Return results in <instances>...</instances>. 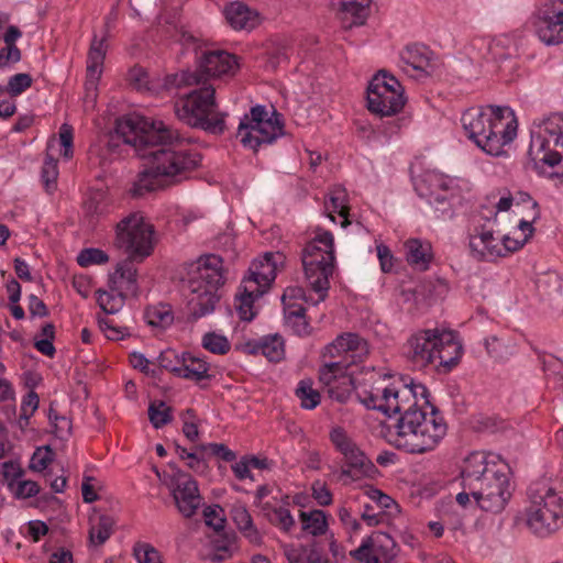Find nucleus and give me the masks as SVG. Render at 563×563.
Here are the masks:
<instances>
[{
  "instance_id": "ddd939ff",
  "label": "nucleus",
  "mask_w": 563,
  "mask_h": 563,
  "mask_svg": "<svg viewBox=\"0 0 563 563\" xmlns=\"http://www.w3.org/2000/svg\"><path fill=\"white\" fill-rule=\"evenodd\" d=\"M366 93L367 109L380 118L399 113L406 103L399 80L384 69L374 75Z\"/></svg>"
},
{
  "instance_id": "7ed1b4c3",
  "label": "nucleus",
  "mask_w": 563,
  "mask_h": 563,
  "mask_svg": "<svg viewBox=\"0 0 563 563\" xmlns=\"http://www.w3.org/2000/svg\"><path fill=\"white\" fill-rule=\"evenodd\" d=\"M510 467L499 455L473 452L461 472L463 488L471 490L485 511H503L511 497Z\"/></svg>"
},
{
  "instance_id": "dca6fc26",
  "label": "nucleus",
  "mask_w": 563,
  "mask_h": 563,
  "mask_svg": "<svg viewBox=\"0 0 563 563\" xmlns=\"http://www.w3.org/2000/svg\"><path fill=\"white\" fill-rule=\"evenodd\" d=\"M536 33L547 45L563 42V0H547L536 16Z\"/></svg>"
},
{
  "instance_id": "6ab92c4d",
  "label": "nucleus",
  "mask_w": 563,
  "mask_h": 563,
  "mask_svg": "<svg viewBox=\"0 0 563 563\" xmlns=\"http://www.w3.org/2000/svg\"><path fill=\"white\" fill-rule=\"evenodd\" d=\"M173 497L179 512L186 517H192L201 505L197 482L188 474L178 471L174 477Z\"/></svg>"
},
{
  "instance_id": "6e6552de",
  "label": "nucleus",
  "mask_w": 563,
  "mask_h": 563,
  "mask_svg": "<svg viewBox=\"0 0 563 563\" xmlns=\"http://www.w3.org/2000/svg\"><path fill=\"white\" fill-rule=\"evenodd\" d=\"M216 89L202 86L188 93L185 100L175 104L177 118L192 128L213 134H222L225 130L227 113L218 111Z\"/></svg>"
},
{
  "instance_id": "423d86ee",
  "label": "nucleus",
  "mask_w": 563,
  "mask_h": 563,
  "mask_svg": "<svg viewBox=\"0 0 563 563\" xmlns=\"http://www.w3.org/2000/svg\"><path fill=\"white\" fill-rule=\"evenodd\" d=\"M462 344L454 331L424 329L412 333L404 345V354L416 367L438 366L452 369L461 360Z\"/></svg>"
},
{
  "instance_id": "a19ab883",
  "label": "nucleus",
  "mask_w": 563,
  "mask_h": 563,
  "mask_svg": "<svg viewBox=\"0 0 563 563\" xmlns=\"http://www.w3.org/2000/svg\"><path fill=\"white\" fill-rule=\"evenodd\" d=\"M330 206L327 205V209H331L332 212H336L340 217L344 218L343 225L347 224V196L344 188L336 186L330 192L329 198Z\"/></svg>"
},
{
  "instance_id": "49530a36",
  "label": "nucleus",
  "mask_w": 563,
  "mask_h": 563,
  "mask_svg": "<svg viewBox=\"0 0 563 563\" xmlns=\"http://www.w3.org/2000/svg\"><path fill=\"white\" fill-rule=\"evenodd\" d=\"M109 261V255L95 247L84 249L77 256V263L81 267H88L90 265H100Z\"/></svg>"
},
{
  "instance_id": "c9c22d12",
  "label": "nucleus",
  "mask_w": 563,
  "mask_h": 563,
  "mask_svg": "<svg viewBox=\"0 0 563 563\" xmlns=\"http://www.w3.org/2000/svg\"><path fill=\"white\" fill-rule=\"evenodd\" d=\"M299 517L301 520L303 531L312 536H321L325 533L328 529V522L324 511H300Z\"/></svg>"
},
{
  "instance_id": "58836bf2",
  "label": "nucleus",
  "mask_w": 563,
  "mask_h": 563,
  "mask_svg": "<svg viewBox=\"0 0 563 563\" xmlns=\"http://www.w3.org/2000/svg\"><path fill=\"white\" fill-rule=\"evenodd\" d=\"M202 84V76L199 71H181L169 74L164 79V88L172 89L181 86L200 85Z\"/></svg>"
},
{
  "instance_id": "a878e982",
  "label": "nucleus",
  "mask_w": 563,
  "mask_h": 563,
  "mask_svg": "<svg viewBox=\"0 0 563 563\" xmlns=\"http://www.w3.org/2000/svg\"><path fill=\"white\" fill-rule=\"evenodd\" d=\"M245 349L250 354L264 355L269 362H279L285 356V342L282 335L273 334L261 339L258 342H247Z\"/></svg>"
},
{
  "instance_id": "b1692460",
  "label": "nucleus",
  "mask_w": 563,
  "mask_h": 563,
  "mask_svg": "<svg viewBox=\"0 0 563 563\" xmlns=\"http://www.w3.org/2000/svg\"><path fill=\"white\" fill-rule=\"evenodd\" d=\"M106 52V40H99L97 36H93L87 58V76L85 81V91L93 92L98 90V81L102 73Z\"/></svg>"
},
{
  "instance_id": "9b49d317",
  "label": "nucleus",
  "mask_w": 563,
  "mask_h": 563,
  "mask_svg": "<svg viewBox=\"0 0 563 563\" xmlns=\"http://www.w3.org/2000/svg\"><path fill=\"white\" fill-rule=\"evenodd\" d=\"M156 243L155 228L141 212H132L115 224L113 244L132 261L140 263L151 256Z\"/></svg>"
},
{
  "instance_id": "0eeeda50",
  "label": "nucleus",
  "mask_w": 563,
  "mask_h": 563,
  "mask_svg": "<svg viewBox=\"0 0 563 563\" xmlns=\"http://www.w3.org/2000/svg\"><path fill=\"white\" fill-rule=\"evenodd\" d=\"M224 280L223 261L219 255L201 256L191 265L188 278V309L192 320H198L214 310L220 299L218 289Z\"/></svg>"
},
{
  "instance_id": "5fc2aeb1",
  "label": "nucleus",
  "mask_w": 563,
  "mask_h": 563,
  "mask_svg": "<svg viewBox=\"0 0 563 563\" xmlns=\"http://www.w3.org/2000/svg\"><path fill=\"white\" fill-rule=\"evenodd\" d=\"M200 451H209L211 455L218 456L225 462H232L236 454L223 443L199 444Z\"/></svg>"
},
{
  "instance_id": "c756f323",
  "label": "nucleus",
  "mask_w": 563,
  "mask_h": 563,
  "mask_svg": "<svg viewBox=\"0 0 563 563\" xmlns=\"http://www.w3.org/2000/svg\"><path fill=\"white\" fill-rule=\"evenodd\" d=\"M284 554L288 563H321L323 559L316 542L311 544H287L284 547Z\"/></svg>"
},
{
  "instance_id": "1a4fd4ad",
  "label": "nucleus",
  "mask_w": 563,
  "mask_h": 563,
  "mask_svg": "<svg viewBox=\"0 0 563 563\" xmlns=\"http://www.w3.org/2000/svg\"><path fill=\"white\" fill-rule=\"evenodd\" d=\"M334 240L329 231L318 234L302 250L303 272L311 289L319 295V301L328 296L330 276L334 271Z\"/></svg>"
},
{
  "instance_id": "7c9ffc66",
  "label": "nucleus",
  "mask_w": 563,
  "mask_h": 563,
  "mask_svg": "<svg viewBox=\"0 0 563 563\" xmlns=\"http://www.w3.org/2000/svg\"><path fill=\"white\" fill-rule=\"evenodd\" d=\"M209 364L200 357L191 355L189 352L183 353V364L178 377L200 383L210 377L208 374Z\"/></svg>"
},
{
  "instance_id": "2f4dec72",
  "label": "nucleus",
  "mask_w": 563,
  "mask_h": 563,
  "mask_svg": "<svg viewBox=\"0 0 563 563\" xmlns=\"http://www.w3.org/2000/svg\"><path fill=\"white\" fill-rule=\"evenodd\" d=\"M265 292L254 289V291L246 290V284L242 283L240 286V291L235 296V309L239 314V318L242 321L250 322L256 316V311L254 310V302L256 299L262 297Z\"/></svg>"
},
{
  "instance_id": "c03bdc74",
  "label": "nucleus",
  "mask_w": 563,
  "mask_h": 563,
  "mask_svg": "<svg viewBox=\"0 0 563 563\" xmlns=\"http://www.w3.org/2000/svg\"><path fill=\"white\" fill-rule=\"evenodd\" d=\"M57 177V161L47 154L41 170V178L47 192H52L56 188Z\"/></svg>"
},
{
  "instance_id": "aec40b11",
  "label": "nucleus",
  "mask_w": 563,
  "mask_h": 563,
  "mask_svg": "<svg viewBox=\"0 0 563 563\" xmlns=\"http://www.w3.org/2000/svg\"><path fill=\"white\" fill-rule=\"evenodd\" d=\"M482 217L472 218V228L468 229L470 249L479 258L505 256L498 240L494 236L492 229L486 223H481Z\"/></svg>"
},
{
  "instance_id": "4d7b16f0",
  "label": "nucleus",
  "mask_w": 563,
  "mask_h": 563,
  "mask_svg": "<svg viewBox=\"0 0 563 563\" xmlns=\"http://www.w3.org/2000/svg\"><path fill=\"white\" fill-rule=\"evenodd\" d=\"M53 451L49 446L45 451L37 449L31 457L30 468L36 472L44 471L53 460Z\"/></svg>"
},
{
  "instance_id": "6e6d98bb",
  "label": "nucleus",
  "mask_w": 563,
  "mask_h": 563,
  "mask_svg": "<svg viewBox=\"0 0 563 563\" xmlns=\"http://www.w3.org/2000/svg\"><path fill=\"white\" fill-rule=\"evenodd\" d=\"M206 455L207 451H200L199 445L195 446V450L187 454V466L198 474L205 473L208 468Z\"/></svg>"
},
{
  "instance_id": "412c9836",
  "label": "nucleus",
  "mask_w": 563,
  "mask_h": 563,
  "mask_svg": "<svg viewBox=\"0 0 563 563\" xmlns=\"http://www.w3.org/2000/svg\"><path fill=\"white\" fill-rule=\"evenodd\" d=\"M239 67L240 65L235 55L217 49L203 53L197 71L201 74L202 78L205 75L222 78L234 76Z\"/></svg>"
},
{
  "instance_id": "864d4df0",
  "label": "nucleus",
  "mask_w": 563,
  "mask_h": 563,
  "mask_svg": "<svg viewBox=\"0 0 563 563\" xmlns=\"http://www.w3.org/2000/svg\"><path fill=\"white\" fill-rule=\"evenodd\" d=\"M541 216L538 202H532V211L528 216L527 219H522L519 222L518 230L520 231L521 238H527V242L532 236L534 229L532 227L533 222H536Z\"/></svg>"
},
{
  "instance_id": "f03ea898",
  "label": "nucleus",
  "mask_w": 563,
  "mask_h": 563,
  "mask_svg": "<svg viewBox=\"0 0 563 563\" xmlns=\"http://www.w3.org/2000/svg\"><path fill=\"white\" fill-rule=\"evenodd\" d=\"M366 408L386 416L400 417L395 431H389V443L410 454L432 451L446 434V423L439 409L430 404L422 384L372 386L356 394Z\"/></svg>"
},
{
  "instance_id": "f704fd0d",
  "label": "nucleus",
  "mask_w": 563,
  "mask_h": 563,
  "mask_svg": "<svg viewBox=\"0 0 563 563\" xmlns=\"http://www.w3.org/2000/svg\"><path fill=\"white\" fill-rule=\"evenodd\" d=\"M232 519L238 529L252 543H260L262 537L253 523L252 516L245 507L238 506L232 509Z\"/></svg>"
},
{
  "instance_id": "37998d69",
  "label": "nucleus",
  "mask_w": 563,
  "mask_h": 563,
  "mask_svg": "<svg viewBox=\"0 0 563 563\" xmlns=\"http://www.w3.org/2000/svg\"><path fill=\"white\" fill-rule=\"evenodd\" d=\"M296 396L301 402V407L305 409H313L320 404V394L318 390L312 388L311 382L300 380Z\"/></svg>"
},
{
  "instance_id": "052dcab7",
  "label": "nucleus",
  "mask_w": 563,
  "mask_h": 563,
  "mask_svg": "<svg viewBox=\"0 0 563 563\" xmlns=\"http://www.w3.org/2000/svg\"><path fill=\"white\" fill-rule=\"evenodd\" d=\"M73 139V128L67 123L62 124L59 129V142L63 146L62 155L66 159L71 158L74 155Z\"/></svg>"
},
{
  "instance_id": "4468645a",
  "label": "nucleus",
  "mask_w": 563,
  "mask_h": 563,
  "mask_svg": "<svg viewBox=\"0 0 563 563\" xmlns=\"http://www.w3.org/2000/svg\"><path fill=\"white\" fill-rule=\"evenodd\" d=\"M415 189L418 195L435 205L437 209L445 212L451 207V201L456 196L453 180L441 173L427 170L415 180Z\"/></svg>"
},
{
  "instance_id": "09e8293b",
  "label": "nucleus",
  "mask_w": 563,
  "mask_h": 563,
  "mask_svg": "<svg viewBox=\"0 0 563 563\" xmlns=\"http://www.w3.org/2000/svg\"><path fill=\"white\" fill-rule=\"evenodd\" d=\"M48 419L51 424L54 428V433L56 437L64 439L70 435L71 432V421L65 416H59L58 412L51 405L48 410Z\"/></svg>"
},
{
  "instance_id": "f3484780",
  "label": "nucleus",
  "mask_w": 563,
  "mask_h": 563,
  "mask_svg": "<svg viewBox=\"0 0 563 563\" xmlns=\"http://www.w3.org/2000/svg\"><path fill=\"white\" fill-rule=\"evenodd\" d=\"M350 555L362 563H389L397 555V544L388 533L375 531Z\"/></svg>"
},
{
  "instance_id": "13d9d810",
  "label": "nucleus",
  "mask_w": 563,
  "mask_h": 563,
  "mask_svg": "<svg viewBox=\"0 0 563 563\" xmlns=\"http://www.w3.org/2000/svg\"><path fill=\"white\" fill-rule=\"evenodd\" d=\"M222 509L219 506L207 507L203 510L205 522L214 531L219 532L224 529L225 519L221 516Z\"/></svg>"
},
{
  "instance_id": "e2e57ef3",
  "label": "nucleus",
  "mask_w": 563,
  "mask_h": 563,
  "mask_svg": "<svg viewBox=\"0 0 563 563\" xmlns=\"http://www.w3.org/2000/svg\"><path fill=\"white\" fill-rule=\"evenodd\" d=\"M508 423L496 417H484L477 421L476 429L482 432L496 433L506 430Z\"/></svg>"
},
{
  "instance_id": "cd10ccee",
  "label": "nucleus",
  "mask_w": 563,
  "mask_h": 563,
  "mask_svg": "<svg viewBox=\"0 0 563 563\" xmlns=\"http://www.w3.org/2000/svg\"><path fill=\"white\" fill-rule=\"evenodd\" d=\"M224 18L234 30H251L256 25V13L242 2H231L224 7Z\"/></svg>"
},
{
  "instance_id": "473e14b6",
  "label": "nucleus",
  "mask_w": 563,
  "mask_h": 563,
  "mask_svg": "<svg viewBox=\"0 0 563 563\" xmlns=\"http://www.w3.org/2000/svg\"><path fill=\"white\" fill-rule=\"evenodd\" d=\"M264 517L275 527L282 531L289 533L296 525L290 510L286 507H275L269 503L261 504L260 506Z\"/></svg>"
},
{
  "instance_id": "de8ad7c7",
  "label": "nucleus",
  "mask_w": 563,
  "mask_h": 563,
  "mask_svg": "<svg viewBox=\"0 0 563 563\" xmlns=\"http://www.w3.org/2000/svg\"><path fill=\"white\" fill-rule=\"evenodd\" d=\"M159 367L179 376L183 364V354L178 355L174 350L163 351L158 356Z\"/></svg>"
},
{
  "instance_id": "393cba45",
  "label": "nucleus",
  "mask_w": 563,
  "mask_h": 563,
  "mask_svg": "<svg viewBox=\"0 0 563 563\" xmlns=\"http://www.w3.org/2000/svg\"><path fill=\"white\" fill-rule=\"evenodd\" d=\"M3 466V476L15 498L26 499L38 494V484L34 481L22 479L24 471L19 465L13 462H5Z\"/></svg>"
},
{
  "instance_id": "3c124183",
  "label": "nucleus",
  "mask_w": 563,
  "mask_h": 563,
  "mask_svg": "<svg viewBox=\"0 0 563 563\" xmlns=\"http://www.w3.org/2000/svg\"><path fill=\"white\" fill-rule=\"evenodd\" d=\"M134 556L139 563H162L159 552L148 543H137L134 547Z\"/></svg>"
},
{
  "instance_id": "680f3d73",
  "label": "nucleus",
  "mask_w": 563,
  "mask_h": 563,
  "mask_svg": "<svg viewBox=\"0 0 563 563\" xmlns=\"http://www.w3.org/2000/svg\"><path fill=\"white\" fill-rule=\"evenodd\" d=\"M289 48L284 44H277L269 48L267 64L273 69L288 60Z\"/></svg>"
},
{
  "instance_id": "f8f14e48",
  "label": "nucleus",
  "mask_w": 563,
  "mask_h": 563,
  "mask_svg": "<svg viewBox=\"0 0 563 563\" xmlns=\"http://www.w3.org/2000/svg\"><path fill=\"white\" fill-rule=\"evenodd\" d=\"M284 122L282 114L273 110L272 114L265 106L252 107L250 113L241 119L236 137L244 147L257 152L262 144H272L284 134Z\"/></svg>"
},
{
  "instance_id": "5701e85b",
  "label": "nucleus",
  "mask_w": 563,
  "mask_h": 563,
  "mask_svg": "<svg viewBox=\"0 0 563 563\" xmlns=\"http://www.w3.org/2000/svg\"><path fill=\"white\" fill-rule=\"evenodd\" d=\"M134 262L126 257L109 275L108 285L112 291H119V294H124L128 297H135L137 295V269L134 266Z\"/></svg>"
},
{
  "instance_id": "9d476101",
  "label": "nucleus",
  "mask_w": 563,
  "mask_h": 563,
  "mask_svg": "<svg viewBox=\"0 0 563 563\" xmlns=\"http://www.w3.org/2000/svg\"><path fill=\"white\" fill-rule=\"evenodd\" d=\"M530 505L527 525L538 536L545 537L563 523V498L545 483H536L528 490Z\"/></svg>"
},
{
  "instance_id": "69168bd1",
  "label": "nucleus",
  "mask_w": 563,
  "mask_h": 563,
  "mask_svg": "<svg viewBox=\"0 0 563 563\" xmlns=\"http://www.w3.org/2000/svg\"><path fill=\"white\" fill-rule=\"evenodd\" d=\"M312 497L320 506H329L332 503V494L325 483L316 481L311 486Z\"/></svg>"
},
{
  "instance_id": "bf43d9fd",
  "label": "nucleus",
  "mask_w": 563,
  "mask_h": 563,
  "mask_svg": "<svg viewBox=\"0 0 563 563\" xmlns=\"http://www.w3.org/2000/svg\"><path fill=\"white\" fill-rule=\"evenodd\" d=\"M99 325L109 340H121L129 335L128 328L115 325L111 319H100Z\"/></svg>"
},
{
  "instance_id": "4be33fe9",
  "label": "nucleus",
  "mask_w": 563,
  "mask_h": 563,
  "mask_svg": "<svg viewBox=\"0 0 563 563\" xmlns=\"http://www.w3.org/2000/svg\"><path fill=\"white\" fill-rule=\"evenodd\" d=\"M303 294L301 288H287L282 297L286 324L298 336H306L311 333V325L306 316V308L300 303L290 302Z\"/></svg>"
},
{
  "instance_id": "338daca9",
  "label": "nucleus",
  "mask_w": 563,
  "mask_h": 563,
  "mask_svg": "<svg viewBox=\"0 0 563 563\" xmlns=\"http://www.w3.org/2000/svg\"><path fill=\"white\" fill-rule=\"evenodd\" d=\"M365 494L368 496V498L376 504L377 507L382 509H388L390 506L396 505L395 500L383 493L380 489H377L375 487H368L365 490Z\"/></svg>"
},
{
  "instance_id": "a18cd8bd",
  "label": "nucleus",
  "mask_w": 563,
  "mask_h": 563,
  "mask_svg": "<svg viewBox=\"0 0 563 563\" xmlns=\"http://www.w3.org/2000/svg\"><path fill=\"white\" fill-rule=\"evenodd\" d=\"M202 346L214 354H225L230 351V342L224 335L214 332L206 333L202 338Z\"/></svg>"
},
{
  "instance_id": "a211bd4d",
  "label": "nucleus",
  "mask_w": 563,
  "mask_h": 563,
  "mask_svg": "<svg viewBox=\"0 0 563 563\" xmlns=\"http://www.w3.org/2000/svg\"><path fill=\"white\" fill-rule=\"evenodd\" d=\"M284 260L279 252H267L263 257L254 260L249 268V275L242 280L246 284V290L252 292L258 289L266 292L276 278L278 265H282Z\"/></svg>"
},
{
  "instance_id": "4c0bfd02",
  "label": "nucleus",
  "mask_w": 563,
  "mask_h": 563,
  "mask_svg": "<svg viewBox=\"0 0 563 563\" xmlns=\"http://www.w3.org/2000/svg\"><path fill=\"white\" fill-rule=\"evenodd\" d=\"M125 298H128L126 295L111 289L110 291L98 290L97 301L106 313H115L123 307Z\"/></svg>"
},
{
  "instance_id": "ea45409f",
  "label": "nucleus",
  "mask_w": 563,
  "mask_h": 563,
  "mask_svg": "<svg viewBox=\"0 0 563 563\" xmlns=\"http://www.w3.org/2000/svg\"><path fill=\"white\" fill-rule=\"evenodd\" d=\"M148 419L155 429H159L173 420L172 408L164 401H153L148 406Z\"/></svg>"
},
{
  "instance_id": "f257e3e1",
  "label": "nucleus",
  "mask_w": 563,
  "mask_h": 563,
  "mask_svg": "<svg viewBox=\"0 0 563 563\" xmlns=\"http://www.w3.org/2000/svg\"><path fill=\"white\" fill-rule=\"evenodd\" d=\"M120 141L133 146L140 157L150 162V167L137 175L130 189L133 197L181 181L201 161L198 152L183 146L179 132L163 121L140 117L119 119L109 145L117 146Z\"/></svg>"
},
{
  "instance_id": "0e129e2a",
  "label": "nucleus",
  "mask_w": 563,
  "mask_h": 563,
  "mask_svg": "<svg viewBox=\"0 0 563 563\" xmlns=\"http://www.w3.org/2000/svg\"><path fill=\"white\" fill-rule=\"evenodd\" d=\"M22 53L16 45H5L0 48V69L21 60Z\"/></svg>"
},
{
  "instance_id": "20e7f679",
  "label": "nucleus",
  "mask_w": 563,
  "mask_h": 563,
  "mask_svg": "<svg viewBox=\"0 0 563 563\" xmlns=\"http://www.w3.org/2000/svg\"><path fill=\"white\" fill-rule=\"evenodd\" d=\"M369 353L368 343L357 333L346 332L324 347L323 357L339 358L319 368V382L329 397L344 404L355 389L352 366L364 361Z\"/></svg>"
},
{
  "instance_id": "603ef678",
  "label": "nucleus",
  "mask_w": 563,
  "mask_h": 563,
  "mask_svg": "<svg viewBox=\"0 0 563 563\" xmlns=\"http://www.w3.org/2000/svg\"><path fill=\"white\" fill-rule=\"evenodd\" d=\"M32 81V77L29 74H15L9 79L7 90L11 96H19L31 87Z\"/></svg>"
},
{
  "instance_id": "79ce46f5",
  "label": "nucleus",
  "mask_w": 563,
  "mask_h": 563,
  "mask_svg": "<svg viewBox=\"0 0 563 563\" xmlns=\"http://www.w3.org/2000/svg\"><path fill=\"white\" fill-rule=\"evenodd\" d=\"M147 323L152 327L165 328L173 323L174 317L168 306H155L146 310Z\"/></svg>"
},
{
  "instance_id": "bb28decb",
  "label": "nucleus",
  "mask_w": 563,
  "mask_h": 563,
  "mask_svg": "<svg viewBox=\"0 0 563 563\" xmlns=\"http://www.w3.org/2000/svg\"><path fill=\"white\" fill-rule=\"evenodd\" d=\"M406 261L419 271H427L433 260L432 246L428 241L409 239L404 244Z\"/></svg>"
},
{
  "instance_id": "8fccbe9b",
  "label": "nucleus",
  "mask_w": 563,
  "mask_h": 563,
  "mask_svg": "<svg viewBox=\"0 0 563 563\" xmlns=\"http://www.w3.org/2000/svg\"><path fill=\"white\" fill-rule=\"evenodd\" d=\"M40 398L38 395L34 390H30L22 400L21 404V413H20V424L23 427L24 424H29L30 418L33 416V413L38 408Z\"/></svg>"
},
{
  "instance_id": "2eb2a0df",
  "label": "nucleus",
  "mask_w": 563,
  "mask_h": 563,
  "mask_svg": "<svg viewBox=\"0 0 563 563\" xmlns=\"http://www.w3.org/2000/svg\"><path fill=\"white\" fill-rule=\"evenodd\" d=\"M330 439L344 457L345 467L342 468V475L358 479L362 476H371L376 471L373 462L367 459L343 429H333Z\"/></svg>"
},
{
  "instance_id": "774afa93",
  "label": "nucleus",
  "mask_w": 563,
  "mask_h": 563,
  "mask_svg": "<svg viewBox=\"0 0 563 563\" xmlns=\"http://www.w3.org/2000/svg\"><path fill=\"white\" fill-rule=\"evenodd\" d=\"M376 250H377V257H378L379 264H380V269L384 273L393 272L394 264H395L396 260H395L394 255L391 254L389 247L384 244H378L376 246Z\"/></svg>"
},
{
  "instance_id": "c85d7f7f",
  "label": "nucleus",
  "mask_w": 563,
  "mask_h": 563,
  "mask_svg": "<svg viewBox=\"0 0 563 563\" xmlns=\"http://www.w3.org/2000/svg\"><path fill=\"white\" fill-rule=\"evenodd\" d=\"M371 0H346L341 3L340 18L345 27L363 25L366 21Z\"/></svg>"
},
{
  "instance_id": "72a5a7b5",
  "label": "nucleus",
  "mask_w": 563,
  "mask_h": 563,
  "mask_svg": "<svg viewBox=\"0 0 563 563\" xmlns=\"http://www.w3.org/2000/svg\"><path fill=\"white\" fill-rule=\"evenodd\" d=\"M89 539L96 545L103 544L112 534L114 519L108 515H95L90 519Z\"/></svg>"
},
{
  "instance_id": "39448f33",
  "label": "nucleus",
  "mask_w": 563,
  "mask_h": 563,
  "mask_svg": "<svg viewBox=\"0 0 563 563\" xmlns=\"http://www.w3.org/2000/svg\"><path fill=\"white\" fill-rule=\"evenodd\" d=\"M461 122L468 139L493 156L501 154L503 147L517 134V121L509 107L471 108L463 113Z\"/></svg>"
},
{
  "instance_id": "e433bc0d",
  "label": "nucleus",
  "mask_w": 563,
  "mask_h": 563,
  "mask_svg": "<svg viewBox=\"0 0 563 563\" xmlns=\"http://www.w3.org/2000/svg\"><path fill=\"white\" fill-rule=\"evenodd\" d=\"M400 59L405 65L420 71H424L430 65L427 49L417 45L407 46L400 53Z\"/></svg>"
}]
</instances>
